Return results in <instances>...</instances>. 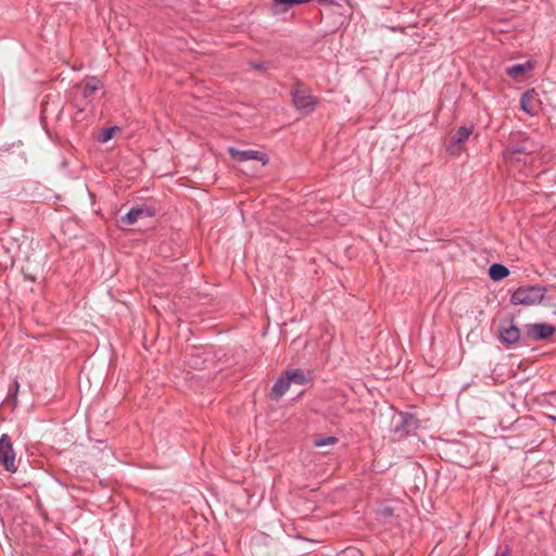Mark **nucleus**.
<instances>
[{"label":"nucleus","instance_id":"obj_1","mask_svg":"<svg viewBox=\"0 0 556 556\" xmlns=\"http://www.w3.org/2000/svg\"><path fill=\"white\" fill-rule=\"evenodd\" d=\"M546 292L547 289L544 286H520L511 292L510 303L513 305L534 306L542 302Z\"/></svg>","mask_w":556,"mask_h":556},{"label":"nucleus","instance_id":"obj_24","mask_svg":"<svg viewBox=\"0 0 556 556\" xmlns=\"http://www.w3.org/2000/svg\"><path fill=\"white\" fill-rule=\"evenodd\" d=\"M552 420L556 421V417H552Z\"/></svg>","mask_w":556,"mask_h":556},{"label":"nucleus","instance_id":"obj_22","mask_svg":"<svg viewBox=\"0 0 556 556\" xmlns=\"http://www.w3.org/2000/svg\"><path fill=\"white\" fill-rule=\"evenodd\" d=\"M510 555V548L509 547H505V549L501 553L500 556H509Z\"/></svg>","mask_w":556,"mask_h":556},{"label":"nucleus","instance_id":"obj_19","mask_svg":"<svg viewBox=\"0 0 556 556\" xmlns=\"http://www.w3.org/2000/svg\"><path fill=\"white\" fill-rule=\"evenodd\" d=\"M338 442V438L336 437H323L315 441V446L323 447L326 445H333Z\"/></svg>","mask_w":556,"mask_h":556},{"label":"nucleus","instance_id":"obj_8","mask_svg":"<svg viewBox=\"0 0 556 556\" xmlns=\"http://www.w3.org/2000/svg\"><path fill=\"white\" fill-rule=\"evenodd\" d=\"M290 386H291V382L288 379L286 374L282 375L281 377H279L271 388V392H270L271 400L278 401L280 397H282L289 390Z\"/></svg>","mask_w":556,"mask_h":556},{"label":"nucleus","instance_id":"obj_10","mask_svg":"<svg viewBox=\"0 0 556 556\" xmlns=\"http://www.w3.org/2000/svg\"><path fill=\"white\" fill-rule=\"evenodd\" d=\"M311 0H273L274 2V11L276 13H282L288 11L289 9L300 5L303 3H307Z\"/></svg>","mask_w":556,"mask_h":556},{"label":"nucleus","instance_id":"obj_3","mask_svg":"<svg viewBox=\"0 0 556 556\" xmlns=\"http://www.w3.org/2000/svg\"><path fill=\"white\" fill-rule=\"evenodd\" d=\"M291 96L296 110L300 111L301 114L309 115L315 111L317 100L308 90L298 88L291 92Z\"/></svg>","mask_w":556,"mask_h":556},{"label":"nucleus","instance_id":"obj_11","mask_svg":"<svg viewBox=\"0 0 556 556\" xmlns=\"http://www.w3.org/2000/svg\"><path fill=\"white\" fill-rule=\"evenodd\" d=\"M534 91H526L520 98V108L530 116L536 115V109L532 105Z\"/></svg>","mask_w":556,"mask_h":556},{"label":"nucleus","instance_id":"obj_17","mask_svg":"<svg viewBox=\"0 0 556 556\" xmlns=\"http://www.w3.org/2000/svg\"><path fill=\"white\" fill-rule=\"evenodd\" d=\"M377 519L380 521H387L394 515V508L390 506H382L376 510Z\"/></svg>","mask_w":556,"mask_h":556},{"label":"nucleus","instance_id":"obj_2","mask_svg":"<svg viewBox=\"0 0 556 556\" xmlns=\"http://www.w3.org/2000/svg\"><path fill=\"white\" fill-rule=\"evenodd\" d=\"M419 427L418 418L410 413L400 412L395 414L391 422L393 440H401L413 433Z\"/></svg>","mask_w":556,"mask_h":556},{"label":"nucleus","instance_id":"obj_4","mask_svg":"<svg viewBox=\"0 0 556 556\" xmlns=\"http://www.w3.org/2000/svg\"><path fill=\"white\" fill-rule=\"evenodd\" d=\"M0 464L5 470L14 472L15 467V453L9 434L3 433L0 437Z\"/></svg>","mask_w":556,"mask_h":556},{"label":"nucleus","instance_id":"obj_21","mask_svg":"<svg viewBox=\"0 0 556 556\" xmlns=\"http://www.w3.org/2000/svg\"><path fill=\"white\" fill-rule=\"evenodd\" d=\"M251 66H252L253 68H255V70H263V68H265L264 63H261V62H252V63H251Z\"/></svg>","mask_w":556,"mask_h":556},{"label":"nucleus","instance_id":"obj_15","mask_svg":"<svg viewBox=\"0 0 556 556\" xmlns=\"http://www.w3.org/2000/svg\"><path fill=\"white\" fill-rule=\"evenodd\" d=\"M290 380L291 383L295 384H305L307 382V377L304 371L301 369H291L285 372Z\"/></svg>","mask_w":556,"mask_h":556},{"label":"nucleus","instance_id":"obj_20","mask_svg":"<svg viewBox=\"0 0 556 556\" xmlns=\"http://www.w3.org/2000/svg\"><path fill=\"white\" fill-rule=\"evenodd\" d=\"M344 556H363V554L358 548L349 547L344 551Z\"/></svg>","mask_w":556,"mask_h":556},{"label":"nucleus","instance_id":"obj_18","mask_svg":"<svg viewBox=\"0 0 556 556\" xmlns=\"http://www.w3.org/2000/svg\"><path fill=\"white\" fill-rule=\"evenodd\" d=\"M119 130H121V128L117 127V126H112V127L103 129L101 135H100V137H99V141L100 142H108L109 140H111L113 138L115 132L119 131Z\"/></svg>","mask_w":556,"mask_h":556},{"label":"nucleus","instance_id":"obj_14","mask_svg":"<svg viewBox=\"0 0 556 556\" xmlns=\"http://www.w3.org/2000/svg\"><path fill=\"white\" fill-rule=\"evenodd\" d=\"M100 86L101 84L99 79L96 77H89L81 89V96L86 99L91 97L100 88Z\"/></svg>","mask_w":556,"mask_h":556},{"label":"nucleus","instance_id":"obj_12","mask_svg":"<svg viewBox=\"0 0 556 556\" xmlns=\"http://www.w3.org/2000/svg\"><path fill=\"white\" fill-rule=\"evenodd\" d=\"M509 275V269L498 263H494L489 268V276L493 281H500Z\"/></svg>","mask_w":556,"mask_h":556},{"label":"nucleus","instance_id":"obj_5","mask_svg":"<svg viewBox=\"0 0 556 556\" xmlns=\"http://www.w3.org/2000/svg\"><path fill=\"white\" fill-rule=\"evenodd\" d=\"M525 328L527 336L533 340L547 339L555 332V327L546 323L528 324Z\"/></svg>","mask_w":556,"mask_h":556},{"label":"nucleus","instance_id":"obj_13","mask_svg":"<svg viewBox=\"0 0 556 556\" xmlns=\"http://www.w3.org/2000/svg\"><path fill=\"white\" fill-rule=\"evenodd\" d=\"M473 132V126H462L459 127L453 139H452V143L453 144H462L464 143L465 141L468 140V138L470 137V135Z\"/></svg>","mask_w":556,"mask_h":556},{"label":"nucleus","instance_id":"obj_6","mask_svg":"<svg viewBox=\"0 0 556 556\" xmlns=\"http://www.w3.org/2000/svg\"><path fill=\"white\" fill-rule=\"evenodd\" d=\"M229 154L231 157L238 162H247L251 160H256L262 162V164H266L268 162L267 156L261 151L256 150H238L236 148H229Z\"/></svg>","mask_w":556,"mask_h":556},{"label":"nucleus","instance_id":"obj_16","mask_svg":"<svg viewBox=\"0 0 556 556\" xmlns=\"http://www.w3.org/2000/svg\"><path fill=\"white\" fill-rule=\"evenodd\" d=\"M531 64L529 62L522 64H515L506 68V73L510 77H518L525 74L527 71L531 70Z\"/></svg>","mask_w":556,"mask_h":556},{"label":"nucleus","instance_id":"obj_23","mask_svg":"<svg viewBox=\"0 0 556 556\" xmlns=\"http://www.w3.org/2000/svg\"><path fill=\"white\" fill-rule=\"evenodd\" d=\"M522 152H523V149H521V148L513 149V153H522Z\"/></svg>","mask_w":556,"mask_h":556},{"label":"nucleus","instance_id":"obj_9","mask_svg":"<svg viewBox=\"0 0 556 556\" xmlns=\"http://www.w3.org/2000/svg\"><path fill=\"white\" fill-rule=\"evenodd\" d=\"M500 338L507 344H515L520 339V331L517 326L510 324L500 329Z\"/></svg>","mask_w":556,"mask_h":556},{"label":"nucleus","instance_id":"obj_7","mask_svg":"<svg viewBox=\"0 0 556 556\" xmlns=\"http://www.w3.org/2000/svg\"><path fill=\"white\" fill-rule=\"evenodd\" d=\"M153 215L154 208L151 206H135L122 217V222L125 225H132L141 218L152 217Z\"/></svg>","mask_w":556,"mask_h":556}]
</instances>
